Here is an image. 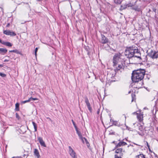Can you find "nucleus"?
Wrapping results in <instances>:
<instances>
[{"label": "nucleus", "instance_id": "obj_1", "mask_svg": "<svg viewBox=\"0 0 158 158\" xmlns=\"http://www.w3.org/2000/svg\"><path fill=\"white\" fill-rule=\"evenodd\" d=\"M145 73V70L141 69L133 71L131 76L132 81L135 82L141 81L143 78Z\"/></svg>", "mask_w": 158, "mask_h": 158}, {"label": "nucleus", "instance_id": "obj_2", "mask_svg": "<svg viewBox=\"0 0 158 158\" xmlns=\"http://www.w3.org/2000/svg\"><path fill=\"white\" fill-rule=\"evenodd\" d=\"M135 48L133 47H130L126 49L125 54V56L129 59L132 58L134 56V52Z\"/></svg>", "mask_w": 158, "mask_h": 158}, {"label": "nucleus", "instance_id": "obj_3", "mask_svg": "<svg viewBox=\"0 0 158 158\" xmlns=\"http://www.w3.org/2000/svg\"><path fill=\"white\" fill-rule=\"evenodd\" d=\"M122 55L120 53H115L114 56L113 58V64H117L120 63L121 60V57Z\"/></svg>", "mask_w": 158, "mask_h": 158}, {"label": "nucleus", "instance_id": "obj_4", "mask_svg": "<svg viewBox=\"0 0 158 158\" xmlns=\"http://www.w3.org/2000/svg\"><path fill=\"white\" fill-rule=\"evenodd\" d=\"M133 55L134 56H133V59H135V58H137L140 62L141 61V54L139 51L138 49L135 48Z\"/></svg>", "mask_w": 158, "mask_h": 158}, {"label": "nucleus", "instance_id": "obj_5", "mask_svg": "<svg viewBox=\"0 0 158 158\" xmlns=\"http://www.w3.org/2000/svg\"><path fill=\"white\" fill-rule=\"evenodd\" d=\"M148 55L152 59H157L158 58V51H156L151 50V51L148 53Z\"/></svg>", "mask_w": 158, "mask_h": 158}, {"label": "nucleus", "instance_id": "obj_6", "mask_svg": "<svg viewBox=\"0 0 158 158\" xmlns=\"http://www.w3.org/2000/svg\"><path fill=\"white\" fill-rule=\"evenodd\" d=\"M113 66L114 68V71L116 72L117 71L119 70L120 69L123 68V66L122 63L113 64Z\"/></svg>", "mask_w": 158, "mask_h": 158}, {"label": "nucleus", "instance_id": "obj_7", "mask_svg": "<svg viewBox=\"0 0 158 158\" xmlns=\"http://www.w3.org/2000/svg\"><path fill=\"white\" fill-rule=\"evenodd\" d=\"M69 153L72 157V158H77V155H76V153L71 146H69Z\"/></svg>", "mask_w": 158, "mask_h": 158}, {"label": "nucleus", "instance_id": "obj_8", "mask_svg": "<svg viewBox=\"0 0 158 158\" xmlns=\"http://www.w3.org/2000/svg\"><path fill=\"white\" fill-rule=\"evenodd\" d=\"M3 33L6 35H10L12 36H15L16 35V34L15 32L9 30H4Z\"/></svg>", "mask_w": 158, "mask_h": 158}, {"label": "nucleus", "instance_id": "obj_9", "mask_svg": "<svg viewBox=\"0 0 158 158\" xmlns=\"http://www.w3.org/2000/svg\"><path fill=\"white\" fill-rule=\"evenodd\" d=\"M108 39L104 35L101 34V40L100 42L103 44H105L108 43Z\"/></svg>", "mask_w": 158, "mask_h": 158}, {"label": "nucleus", "instance_id": "obj_10", "mask_svg": "<svg viewBox=\"0 0 158 158\" xmlns=\"http://www.w3.org/2000/svg\"><path fill=\"white\" fill-rule=\"evenodd\" d=\"M125 151L122 148H117L115 151V153H117L115 155H118L120 156H123V153Z\"/></svg>", "mask_w": 158, "mask_h": 158}, {"label": "nucleus", "instance_id": "obj_11", "mask_svg": "<svg viewBox=\"0 0 158 158\" xmlns=\"http://www.w3.org/2000/svg\"><path fill=\"white\" fill-rule=\"evenodd\" d=\"M85 102L87 106L88 110L90 112H91L92 108L90 106V105L89 102V100L86 97L85 98Z\"/></svg>", "mask_w": 158, "mask_h": 158}, {"label": "nucleus", "instance_id": "obj_12", "mask_svg": "<svg viewBox=\"0 0 158 158\" xmlns=\"http://www.w3.org/2000/svg\"><path fill=\"white\" fill-rule=\"evenodd\" d=\"M119 140L120 141L116 145L115 148H117L122 146H123L127 145V143L124 142H123V140L121 141H120V140Z\"/></svg>", "mask_w": 158, "mask_h": 158}, {"label": "nucleus", "instance_id": "obj_13", "mask_svg": "<svg viewBox=\"0 0 158 158\" xmlns=\"http://www.w3.org/2000/svg\"><path fill=\"white\" fill-rule=\"evenodd\" d=\"M75 130L77 133L78 134L80 139L82 140L83 143H84V141L83 140V137L81 132L78 130V128H77V129H75Z\"/></svg>", "mask_w": 158, "mask_h": 158}, {"label": "nucleus", "instance_id": "obj_14", "mask_svg": "<svg viewBox=\"0 0 158 158\" xmlns=\"http://www.w3.org/2000/svg\"><path fill=\"white\" fill-rule=\"evenodd\" d=\"M38 140L39 141V142L42 146H43L44 147H46V145L45 144V143L43 141L42 138L41 137H39L38 138Z\"/></svg>", "mask_w": 158, "mask_h": 158}, {"label": "nucleus", "instance_id": "obj_15", "mask_svg": "<svg viewBox=\"0 0 158 158\" xmlns=\"http://www.w3.org/2000/svg\"><path fill=\"white\" fill-rule=\"evenodd\" d=\"M0 43L9 47H10L12 46V44L9 42H6L4 41H2L1 40V42H0Z\"/></svg>", "mask_w": 158, "mask_h": 158}, {"label": "nucleus", "instance_id": "obj_16", "mask_svg": "<svg viewBox=\"0 0 158 158\" xmlns=\"http://www.w3.org/2000/svg\"><path fill=\"white\" fill-rule=\"evenodd\" d=\"M137 118L139 121L141 122L143 120V114H139L137 113Z\"/></svg>", "mask_w": 158, "mask_h": 158}, {"label": "nucleus", "instance_id": "obj_17", "mask_svg": "<svg viewBox=\"0 0 158 158\" xmlns=\"http://www.w3.org/2000/svg\"><path fill=\"white\" fill-rule=\"evenodd\" d=\"M7 52V50L5 48H0V54L4 55Z\"/></svg>", "mask_w": 158, "mask_h": 158}, {"label": "nucleus", "instance_id": "obj_18", "mask_svg": "<svg viewBox=\"0 0 158 158\" xmlns=\"http://www.w3.org/2000/svg\"><path fill=\"white\" fill-rule=\"evenodd\" d=\"M34 154L35 156L37 158H40V155L38 150L36 149H35L34 151Z\"/></svg>", "mask_w": 158, "mask_h": 158}, {"label": "nucleus", "instance_id": "obj_19", "mask_svg": "<svg viewBox=\"0 0 158 158\" xmlns=\"http://www.w3.org/2000/svg\"><path fill=\"white\" fill-rule=\"evenodd\" d=\"M9 52H15L17 54H21V52L17 49L9 51Z\"/></svg>", "mask_w": 158, "mask_h": 158}, {"label": "nucleus", "instance_id": "obj_20", "mask_svg": "<svg viewBox=\"0 0 158 158\" xmlns=\"http://www.w3.org/2000/svg\"><path fill=\"white\" fill-rule=\"evenodd\" d=\"M127 7H128L127 4V3H126L125 4L121 5L120 9L121 10H123L126 8Z\"/></svg>", "mask_w": 158, "mask_h": 158}, {"label": "nucleus", "instance_id": "obj_21", "mask_svg": "<svg viewBox=\"0 0 158 158\" xmlns=\"http://www.w3.org/2000/svg\"><path fill=\"white\" fill-rule=\"evenodd\" d=\"M85 49L87 52V54L88 55H89L90 51V49H89V47L88 46L85 47Z\"/></svg>", "mask_w": 158, "mask_h": 158}, {"label": "nucleus", "instance_id": "obj_22", "mask_svg": "<svg viewBox=\"0 0 158 158\" xmlns=\"http://www.w3.org/2000/svg\"><path fill=\"white\" fill-rule=\"evenodd\" d=\"M32 123L34 128L35 131H37V127L36 124L34 122H32Z\"/></svg>", "mask_w": 158, "mask_h": 158}, {"label": "nucleus", "instance_id": "obj_23", "mask_svg": "<svg viewBox=\"0 0 158 158\" xmlns=\"http://www.w3.org/2000/svg\"><path fill=\"white\" fill-rule=\"evenodd\" d=\"M132 9L138 11H139L140 10V9L139 8L138 6L134 7H132Z\"/></svg>", "mask_w": 158, "mask_h": 158}, {"label": "nucleus", "instance_id": "obj_24", "mask_svg": "<svg viewBox=\"0 0 158 158\" xmlns=\"http://www.w3.org/2000/svg\"><path fill=\"white\" fill-rule=\"evenodd\" d=\"M128 7H132L135 5L131 2H130L129 3L127 4Z\"/></svg>", "mask_w": 158, "mask_h": 158}, {"label": "nucleus", "instance_id": "obj_25", "mask_svg": "<svg viewBox=\"0 0 158 158\" xmlns=\"http://www.w3.org/2000/svg\"><path fill=\"white\" fill-rule=\"evenodd\" d=\"M122 2V0H114V2L117 4H120Z\"/></svg>", "mask_w": 158, "mask_h": 158}, {"label": "nucleus", "instance_id": "obj_26", "mask_svg": "<svg viewBox=\"0 0 158 158\" xmlns=\"http://www.w3.org/2000/svg\"><path fill=\"white\" fill-rule=\"evenodd\" d=\"M30 101V98H29L28 100H25V101H22V103H23V104H25V103H26L27 102H29Z\"/></svg>", "mask_w": 158, "mask_h": 158}, {"label": "nucleus", "instance_id": "obj_27", "mask_svg": "<svg viewBox=\"0 0 158 158\" xmlns=\"http://www.w3.org/2000/svg\"><path fill=\"white\" fill-rule=\"evenodd\" d=\"M0 76L2 77H6V75L4 73L0 72Z\"/></svg>", "mask_w": 158, "mask_h": 158}, {"label": "nucleus", "instance_id": "obj_28", "mask_svg": "<svg viewBox=\"0 0 158 158\" xmlns=\"http://www.w3.org/2000/svg\"><path fill=\"white\" fill-rule=\"evenodd\" d=\"M72 122L73 123V126H74L75 129H77V126H76V124H75V123L74 122V121H73V119L72 120Z\"/></svg>", "mask_w": 158, "mask_h": 158}, {"label": "nucleus", "instance_id": "obj_29", "mask_svg": "<svg viewBox=\"0 0 158 158\" xmlns=\"http://www.w3.org/2000/svg\"><path fill=\"white\" fill-rule=\"evenodd\" d=\"M83 140L84 141H85V142L86 144H89V143L88 142L87 140L85 138V137H83ZM83 143H84V142Z\"/></svg>", "mask_w": 158, "mask_h": 158}, {"label": "nucleus", "instance_id": "obj_30", "mask_svg": "<svg viewBox=\"0 0 158 158\" xmlns=\"http://www.w3.org/2000/svg\"><path fill=\"white\" fill-rule=\"evenodd\" d=\"M137 1V0H131V2L132 3H133L135 5V4Z\"/></svg>", "mask_w": 158, "mask_h": 158}, {"label": "nucleus", "instance_id": "obj_31", "mask_svg": "<svg viewBox=\"0 0 158 158\" xmlns=\"http://www.w3.org/2000/svg\"><path fill=\"white\" fill-rule=\"evenodd\" d=\"M30 101H31V100H38V98H32V97H31L30 98Z\"/></svg>", "mask_w": 158, "mask_h": 158}, {"label": "nucleus", "instance_id": "obj_32", "mask_svg": "<svg viewBox=\"0 0 158 158\" xmlns=\"http://www.w3.org/2000/svg\"><path fill=\"white\" fill-rule=\"evenodd\" d=\"M38 50V48H36L35 51V54L36 56L37 52Z\"/></svg>", "mask_w": 158, "mask_h": 158}, {"label": "nucleus", "instance_id": "obj_33", "mask_svg": "<svg viewBox=\"0 0 158 158\" xmlns=\"http://www.w3.org/2000/svg\"><path fill=\"white\" fill-rule=\"evenodd\" d=\"M122 156H120L118 155H114V158H122Z\"/></svg>", "mask_w": 158, "mask_h": 158}, {"label": "nucleus", "instance_id": "obj_34", "mask_svg": "<svg viewBox=\"0 0 158 158\" xmlns=\"http://www.w3.org/2000/svg\"><path fill=\"white\" fill-rule=\"evenodd\" d=\"M135 95H134V94H131V97H132V101H131V102H132L133 100H134V97H135Z\"/></svg>", "mask_w": 158, "mask_h": 158}, {"label": "nucleus", "instance_id": "obj_35", "mask_svg": "<svg viewBox=\"0 0 158 158\" xmlns=\"http://www.w3.org/2000/svg\"><path fill=\"white\" fill-rule=\"evenodd\" d=\"M19 104L18 103H16L15 104L16 108H19Z\"/></svg>", "mask_w": 158, "mask_h": 158}, {"label": "nucleus", "instance_id": "obj_36", "mask_svg": "<svg viewBox=\"0 0 158 158\" xmlns=\"http://www.w3.org/2000/svg\"><path fill=\"white\" fill-rule=\"evenodd\" d=\"M139 129L141 131H142L143 130V129L142 128V126H140L139 127Z\"/></svg>", "mask_w": 158, "mask_h": 158}, {"label": "nucleus", "instance_id": "obj_37", "mask_svg": "<svg viewBox=\"0 0 158 158\" xmlns=\"http://www.w3.org/2000/svg\"><path fill=\"white\" fill-rule=\"evenodd\" d=\"M146 143H147V146L148 147V148H149L150 147V146H149V145L148 144V142H146Z\"/></svg>", "mask_w": 158, "mask_h": 158}, {"label": "nucleus", "instance_id": "obj_38", "mask_svg": "<svg viewBox=\"0 0 158 158\" xmlns=\"http://www.w3.org/2000/svg\"><path fill=\"white\" fill-rule=\"evenodd\" d=\"M10 25V23H8L6 25V27H9V26Z\"/></svg>", "mask_w": 158, "mask_h": 158}, {"label": "nucleus", "instance_id": "obj_39", "mask_svg": "<svg viewBox=\"0 0 158 158\" xmlns=\"http://www.w3.org/2000/svg\"><path fill=\"white\" fill-rule=\"evenodd\" d=\"M9 61V60L5 59L4 60V62H6L8 61Z\"/></svg>", "mask_w": 158, "mask_h": 158}, {"label": "nucleus", "instance_id": "obj_40", "mask_svg": "<svg viewBox=\"0 0 158 158\" xmlns=\"http://www.w3.org/2000/svg\"><path fill=\"white\" fill-rule=\"evenodd\" d=\"M138 133L140 135H142V134H143V133H140L139 132H138Z\"/></svg>", "mask_w": 158, "mask_h": 158}, {"label": "nucleus", "instance_id": "obj_41", "mask_svg": "<svg viewBox=\"0 0 158 158\" xmlns=\"http://www.w3.org/2000/svg\"><path fill=\"white\" fill-rule=\"evenodd\" d=\"M153 153L154 154L155 156L156 157H158L157 155V154H155L154 152H153Z\"/></svg>", "mask_w": 158, "mask_h": 158}, {"label": "nucleus", "instance_id": "obj_42", "mask_svg": "<svg viewBox=\"0 0 158 158\" xmlns=\"http://www.w3.org/2000/svg\"><path fill=\"white\" fill-rule=\"evenodd\" d=\"M148 149H149V151L150 152H152V151H151L150 148V147L149 148H148Z\"/></svg>", "mask_w": 158, "mask_h": 158}, {"label": "nucleus", "instance_id": "obj_43", "mask_svg": "<svg viewBox=\"0 0 158 158\" xmlns=\"http://www.w3.org/2000/svg\"><path fill=\"white\" fill-rule=\"evenodd\" d=\"M3 66V65L0 64V67H2Z\"/></svg>", "mask_w": 158, "mask_h": 158}, {"label": "nucleus", "instance_id": "obj_44", "mask_svg": "<svg viewBox=\"0 0 158 158\" xmlns=\"http://www.w3.org/2000/svg\"><path fill=\"white\" fill-rule=\"evenodd\" d=\"M134 143V144L136 145H138V146H140V145H138V144H136V143Z\"/></svg>", "mask_w": 158, "mask_h": 158}, {"label": "nucleus", "instance_id": "obj_45", "mask_svg": "<svg viewBox=\"0 0 158 158\" xmlns=\"http://www.w3.org/2000/svg\"><path fill=\"white\" fill-rule=\"evenodd\" d=\"M25 156H26V155H25V154H24V155H23V157L24 158H25Z\"/></svg>", "mask_w": 158, "mask_h": 158}, {"label": "nucleus", "instance_id": "obj_46", "mask_svg": "<svg viewBox=\"0 0 158 158\" xmlns=\"http://www.w3.org/2000/svg\"><path fill=\"white\" fill-rule=\"evenodd\" d=\"M115 141H113V142H112V143H115Z\"/></svg>", "mask_w": 158, "mask_h": 158}, {"label": "nucleus", "instance_id": "obj_47", "mask_svg": "<svg viewBox=\"0 0 158 158\" xmlns=\"http://www.w3.org/2000/svg\"><path fill=\"white\" fill-rule=\"evenodd\" d=\"M6 57H8V58L10 57V56H6Z\"/></svg>", "mask_w": 158, "mask_h": 158}, {"label": "nucleus", "instance_id": "obj_48", "mask_svg": "<svg viewBox=\"0 0 158 158\" xmlns=\"http://www.w3.org/2000/svg\"><path fill=\"white\" fill-rule=\"evenodd\" d=\"M130 146H132V147H133V145L130 144Z\"/></svg>", "mask_w": 158, "mask_h": 158}, {"label": "nucleus", "instance_id": "obj_49", "mask_svg": "<svg viewBox=\"0 0 158 158\" xmlns=\"http://www.w3.org/2000/svg\"><path fill=\"white\" fill-rule=\"evenodd\" d=\"M114 124L115 125H116V123H114Z\"/></svg>", "mask_w": 158, "mask_h": 158}, {"label": "nucleus", "instance_id": "obj_50", "mask_svg": "<svg viewBox=\"0 0 158 158\" xmlns=\"http://www.w3.org/2000/svg\"><path fill=\"white\" fill-rule=\"evenodd\" d=\"M1 40L0 39V42H1Z\"/></svg>", "mask_w": 158, "mask_h": 158}, {"label": "nucleus", "instance_id": "obj_51", "mask_svg": "<svg viewBox=\"0 0 158 158\" xmlns=\"http://www.w3.org/2000/svg\"><path fill=\"white\" fill-rule=\"evenodd\" d=\"M130 92H131V91H129V93H130Z\"/></svg>", "mask_w": 158, "mask_h": 158}, {"label": "nucleus", "instance_id": "obj_52", "mask_svg": "<svg viewBox=\"0 0 158 158\" xmlns=\"http://www.w3.org/2000/svg\"><path fill=\"white\" fill-rule=\"evenodd\" d=\"M16 115H18V114H17V113H16Z\"/></svg>", "mask_w": 158, "mask_h": 158}, {"label": "nucleus", "instance_id": "obj_53", "mask_svg": "<svg viewBox=\"0 0 158 158\" xmlns=\"http://www.w3.org/2000/svg\"><path fill=\"white\" fill-rule=\"evenodd\" d=\"M135 113H136V112H134V113H133V114H135Z\"/></svg>", "mask_w": 158, "mask_h": 158}]
</instances>
